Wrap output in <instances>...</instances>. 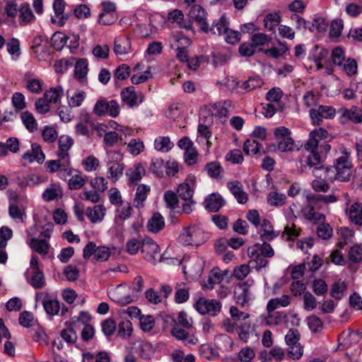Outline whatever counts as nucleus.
Returning <instances> with one entry per match:
<instances>
[{
	"mask_svg": "<svg viewBox=\"0 0 362 362\" xmlns=\"http://www.w3.org/2000/svg\"><path fill=\"white\" fill-rule=\"evenodd\" d=\"M340 151L341 155L335 158L333 165L326 168L322 166L314 168V175L330 181L348 182L351 178L353 168L351 151L344 147L340 148Z\"/></svg>",
	"mask_w": 362,
	"mask_h": 362,
	"instance_id": "nucleus-1",
	"label": "nucleus"
},
{
	"mask_svg": "<svg viewBox=\"0 0 362 362\" xmlns=\"http://www.w3.org/2000/svg\"><path fill=\"white\" fill-rule=\"evenodd\" d=\"M208 239L207 234L196 226L184 228L178 237V242L182 245L198 247Z\"/></svg>",
	"mask_w": 362,
	"mask_h": 362,
	"instance_id": "nucleus-2",
	"label": "nucleus"
},
{
	"mask_svg": "<svg viewBox=\"0 0 362 362\" xmlns=\"http://www.w3.org/2000/svg\"><path fill=\"white\" fill-rule=\"evenodd\" d=\"M107 154V163L109 165L107 178L112 182L115 183L122 176L124 173L123 155L118 151H110Z\"/></svg>",
	"mask_w": 362,
	"mask_h": 362,
	"instance_id": "nucleus-3",
	"label": "nucleus"
},
{
	"mask_svg": "<svg viewBox=\"0 0 362 362\" xmlns=\"http://www.w3.org/2000/svg\"><path fill=\"white\" fill-rule=\"evenodd\" d=\"M93 112L98 117L109 115L112 117H116L119 114V105L115 100H107L102 98L95 103Z\"/></svg>",
	"mask_w": 362,
	"mask_h": 362,
	"instance_id": "nucleus-4",
	"label": "nucleus"
},
{
	"mask_svg": "<svg viewBox=\"0 0 362 362\" xmlns=\"http://www.w3.org/2000/svg\"><path fill=\"white\" fill-rule=\"evenodd\" d=\"M290 130L285 127H279L275 129L274 134L276 139L279 140L276 148L281 152L293 151L295 149L293 139L291 137ZM276 148V147L274 146Z\"/></svg>",
	"mask_w": 362,
	"mask_h": 362,
	"instance_id": "nucleus-5",
	"label": "nucleus"
},
{
	"mask_svg": "<svg viewBox=\"0 0 362 362\" xmlns=\"http://www.w3.org/2000/svg\"><path fill=\"white\" fill-rule=\"evenodd\" d=\"M196 310L201 315L216 316L221 309V303L214 299L199 298L194 305Z\"/></svg>",
	"mask_w": 362,
	"mask_h": 362,
	"instance_id": "nucleus-6",
	"label": "nucleus"
},
{
	"mask_svg": "<svg viewBox=\"0 0 362 362\" xmlns=\"http://www.w3.org/2000/svg\"><path fill=\"white\" fill-rule=\"evenodd\" d=\"M141 253L144 258L151 264L161 260L159 246L150 238H146L141 243Z\"/></svg>",
	"mask_w": 362,
	"mask_h": 362,
	"instance_id": "nucleus-7",
	"label": "nucleus"
},
{
	"mask_svg": "<svg viewBox=\"0 0 362 362\" xmlns=\"http://www.w3.org/2000/svg\"><path fill=\"white\" fill-rule=\"evenodd\" d=\"M108 295L113 301L121 305H127L134 300L130 286L125 284H120L110 289Z\"/></svg>",
	"mask_w": 362,
	"mask_h": 362,
	"instance_id": "nucleus-8",
	"label": "nucleus"
},
{
	"mask_svg": "<svg viewBox=\"0 0 362 362\" xmlns=\"http://www.w3.org/2000/svg\"><path fill=\"white\" fill-rule=\"evenodd\" d=\"M70 162L58 158L57 160H47L45 167L49 173H54L59 172V177L61 179L66 180L67 175H71L74 171L69 168Z\"/></svg>",
	"mask_w": 362,
	"mask_h": 362,
	"instance_id": "nucleus-9",
	"label": "nucleus"
},
{
	"mask_svg": "<svg viewBox=\"0 0 362 362\" xmlns=\"http://www.w3.org/2000/svg\"><path fill=\"white\" fill-rule=\"evenodd\" d=\"M336 114L335 110L332 106L320 105L317 109L310 110V117L313 125H320L323 119H332Z\"/></svg>",
	"mask_w": 362,
	"mask_h": 362,
	"instance_id": "nucleus-10",
	"label": "nucleus"
},
{
	"mask_svg": "<svg viewBox=\"0 0 362 362\" xmlns=\"http://www.w3.org/2000/svg\"><path fill=\"white\" fill-rule=\"evenodd\" d=\"M90 320V315L88 313L81 312L79 316L73 322L75 327L80 326V323L83 326L81 335V339L85 341L90 340L95 334L94 328L91 325L87 324V322Z\"/></svg>",
	"mask_w": 362,
	"mask_h": 362,
	"instance_id": "nucleus-11",
	"label": "nucleus"
},
{
	"mask_svg": "<svg viewBox=\"0 0 362 362\" xmlns=\"http://www.w3.org/2000/svg\"><path fill=\"white\" fill-rule=\"evenodd\" d=\"M121 98L128 107H134L143 102L144 95L141 93H136L134 86H129L122 90Z\"/></svg>",
	"mask_w": 362,
	"mask_h": 362,
	"instance_id": "nucleus-12",
	"label": "nucleus"
},
{
	"mask_svg": "<svg viewBox=\"0 0 362 362\" xmlns=\"http://www.w3.org/2000/svg\"><path fill=\"white\" fill-rule=\"evenodd\" d=\"M204 264L205 261L202 257H192L188 262L183 266V272L192 277L199 276L204 270Z\"/></svg>",
	"mask_w": 362,
	"mask_h": 362,
	"instance_id": "nucleus-13",
	"label": "nucleus"
},
{
	"mask_svg": "<svg viewBox=\"0 0 362 362\" xmlns=\"http://www.w3.org/2000/svg\"><path fill=\"white\" fill-rule=\"evenodd\" d=\"M196 187V177L192 175L187 176L185 181L180 184L177 189L178 196L185 201H190Z\"/></svg>",
	"mask_w": 362,
	"mask_h": 362,
	"instance_id": "nucleus-14",
	"label": "nucleus"
},
{
	"mask_svg": "<svg viewBox=\"0 0 362 362\" xmlns=\"http://www.w3.org/2000/svg\"><path fill=\"white\" fill-rule=\"evenodd\" d=\"M189 16L191 21L196 22L199 25L203 32H209L206 12L201 6L194 5L189 12Z\"/></svg>",
	"mask_w": 362,
	"mask_h": 362,
	"instance_id": "nucleus-15",
	"label": "nucleus"
},
{
	"mask_svg": "<svg viewBox=\"0 0 362 362\" xmlns=\"http://www.w3.org/2000/svg\"><path fill=\"white\" fill-rule=\"evenodd\" d=\"M344 213L351 223L358 226H362V203L355 201L344 208Z\"/></svg>",
	"mask_w": 362,
	"mask_h": 362,
	"instance_id": "nucleus-16",
	"label": "nucleus"
},
{
	"mask_svg": "<svg viewBox=\"0 0 362 362\" xmlns=\"http://www.w3.org/2000/svg\"><path fill=\"white\" fill-rule=\"evenodd\" d=\"M327 136V131L323 128H319L312 131L309 134L308 140L305 144V149L308 151H317L319 141L326 139Z\"/></svg>",
	"mask_w": 362,
	"mask_h": 362,
	"instance_id": "nucleus-17",
	"label": "nucleus"
},
{
	"mask_svg": "<svg viewBox=\"0 0 362 362\" xmlns=\"http://www.w3.org/2000/svg\"><path fill=\"white\" fill-rule=\"evenodd\" d=\"M45 159V156L42 152L41 147L37 144H33L31 148L28 150L23 156L22 160L25 162L23 165L33 163L34 161L38 163H42Z\"/></svg>",
	"mask_w": 362,
	"mask_h": 362,
	"instance_id": "nucleus-18",
	"label": "nucleus"
},
{
	"mask_svg": "<svg viewBox=\"0 0 362 362\" xmlns=\"http://www.w3.org/2000/svg\"><path fill=\"white\" fill-rule=\"evenodd\" d=\"M249 287L250 284L247 283H241L235 286L234 290V298L238 304L244 306L252 299V295Z\"/></svg>",
	"mask_w": 362,
	"mask_h": 362,
	"instance_id": "nucleus-19",
	"label": "nucleus"
},
{
	"mask_svg": "<svg viewBox=\"0 0 362 362\" xmlns=\"http://www.w3.org/2000/svg\"><path fill=\"white\" fill-rule=\"evenodd\" d=\"M63 197V189L59 183H51L42 194V199L46 202L57 201Z\"/></svg>",
	"mask_w": 362,
	"mask_h": 362,
	"instance_id": "nucleus-20",
	"label": "nucleus"
},
{
	"mask_svg": "<svg viewBox=\"0 0 362 362\" xmlns=\"http://www.w3.org/2000/svg\"><path fill=\"white\" fill-rule=\"evenodd\" d=\"M131 48V42L127 36L119 35L115 38L113 50L117 57H122L129 53Z\"/></svg>",
	"mask_w": 362,
	"mask_h": 362,
	"instance_id": "nucleus-21",
	"label": "nucleus"
},
{
	"mask_svg": "<svg viewBox=\"0 0 362 362\" xmlns=\"http://www.w3.org/2000/svg\"><path fill=\"white\" fill-rule=\"evenodd\" d=\"M73 144L74 141L71 137L65 135L60 136L58 141L57 157L70 162L69 151Z\"/></svg>",
	"mask_w": 362,
	"mask_h": 362,
	"instance_id": "nucleus-22",
	"label": "nucleus"
},
{
	"mask_svg": "<svg viewBox=\"0 0 362 362\" xmlns=\"http://www.w3.org/2000/svg\"><path fill=\"white\" fill-rule=\"evenodd\" d=\"M226 185L239 204H243L247 202V194L244 191L243 185L240 182L231 181L228 182Z\"/></svg>",
	"mask_w": 362,
	"mask_h": 362,
	"instance_id": "nucleus-23",
	"label": "nucleus"
},
{
	"mask_svg": "<svg viewBox=\"0 0 362 362\" xmlns=\"http://www.w3.org/2000/svg\"><path fill=\"white\" fill-rule=\"evenodd\" d=\"M225 204V200L218 193H212L208 195L204 202L205 209L212 212L218 211Z\"/></svg>",
	"mask_w": 362,
	"mask_h": 362,
	"instance_id": "nucleus-24",
	"label": "nucleus"
},
{
	"mask_svg": "<svg viewBox=\"0 0 362 362\" xmlns=\"http://www.w3.org/2000/svg\"><path fill=\"white\" fill-rule=\"evenodd\" d=\"M86 214L91 223H100L105 216L106 208L102 204H97L93 207H88Z\"/></svg>",
	"mask_w": 362,
	"mask_h": 362,
	"instance_id": "nucleus-25",
	"label": "nucleus"
},
{
	"mask_svg": "<svg viewBox=\"0 0 362 362\" xmlns=\"http://www.w3.org/2000/svg\"><path fill=\"white\" fill-rule=\"evenodd\" d=\"M151 187L146 185H139L135 193L134 198L133 199L134 206L137 209H141L144 206V202L150 192Z\"/></svg>",
	"mask_w": 362,
	"mask_h": 362,
	"instance_id": "nucleus-26",
	"label": "nucleus"
},
{
	"mask_svg": "<svg viewBox=\"0 0 362 362\" xmlns=\"http://www.w3.org/2000/svg\"><path fill=\"white\" fill-rule=\"evenodd\" d=\"M27 243L34 252L42 255L49 252V244L47 240L32 238L27 240Z\"/></svg>",
	"mask_w": 362,
	"mask_h": 362,
	"instance_id": "nucleus-27",
	"label": "nucleus"
},
{
	"mask_svg": "<svg viewBox=\"0 0 362 362\" xmlns=\"http://www.w3.org/2000/svg\"><path fill=\"white\" fill-rule=\"evenodd\" d=\"M341 119L343 123L349 120L355 123L361 122L362 110L356 106H352L350 109H345L343 110Z\"/></svg>",
	"mask_w": 362,
	"mask_h": 362,
	"instance_id": "nucleus-28",
	"label": "nucleus"
},
{
	"mask_svg": "<svg viewBox=\"0 0 362 362\" xmlns=\"http://www.w3.org/2000/svg\"><path fill=\"white\" fill-rule=\"evenodd\" d=\"M309 203L303 209V214L305 218L314 223H321L325 219V216L322 214L317 213L315 211L313 204L314 203L310 199H308Z\"/></svg>",
	"mask_w": 362,
	"mask_h": 362,
	"instance_id": "nucleus-29",
	"label": "nucleus"
},
{
	"mask_svg": "<svg viewBox=\"0 0 362 362\" xmlns=\"http://www.w3.org/2000/svg\"><path fill=\"white\" fill-rule=\"evenodd\" d=\"M291 297L289 295H283L281 297L270 299L267 305V310L269 313L280 308H286L291 304Z\"/></svg>",
	"mask_w": 362,
	"mask_h": 362,
	"instance_id": "nucleus-30",
	"label": "nucleus"
},
{
	"mask_svg": "<svg viewBox=\"0 0 362 362\" xmlns=\"http://www.w3.org/2000/svg\"><path fill=\"white\" fill-rule=\"evenodd\" d=\"M168 19L173 23H177L181 28L187 30L192 28V21L185 19L183 13L178 9L170 11L168 13Z\"/></svg>",
	"mask_w": 362,
	"mask_h": 362,
	"instance_id": "nucleus-31",
	"label": "nucleus"
},
{
	"mask_svg": "<svg viewBox=\"0 0 362 362\" xmlns=\"http://www.w3.org/2000/svg\"><path fill=\"white\" fill-rule=\"evenodd\" d=\"M19 151V141L15 137H11L6 140L5 143L0 142V156H6L8 152L13 153Z\"/></svg>",
	"mask_w": 362,
	"mask_h": 362,
	"instance_id": "nucleus-32",
	"label": "nucleus"
},
{
	"mask_svg": "<svg viewBox=\"0 0 362 362\" xmlns=\"http://www.w3.org/2000/svg\"><path fill=\"white\" fill-rule=\"evenodd\" d=\"M42 303L47 314L52 316L59 314L60 303L57 299L52 298L46 295V297L42 299Z\"/></svg>",
	"mask_w": 362,
	"mask_h": 362,
	"instance_id": "nucleus-33",
	"label": "nucleus"
},
{
	"mask_svg": "<svg viewBox=\"0 0 362 362\" xmlns=\"http://www.w3.org/2000/svg\"><path fill=\"white\" fill-rule=\"evenodd\" d=\"M146 170L141 163H136L127 173V176L132 184L137 183L145 175Z\"/></svg>",
	"mask_w": 362,
	"mask_h": 362,
	"instance_id": "nucleus-34",
	"label": "nucleus"
},
{
	"mask_svg": "<svg viewBox=\"0 0 362 362\" xmlns=\"http://www.w3.org/2000/svg\"><path fill=\"white\" fill-rule=\"evenodd\" d=\"M228 28V21L226 16L223 15L218 20L213 22L211 27H209V31H211L214 35H224Z\"/></svg>",
	"mask_w": 362,
	"mask_h": 362,
	"instance_id": "nucleus-35",
	"label": "nucleus"
},
{
	"mask_svg": "<svg viewBox=\"0 0 362 362\" xmlns=\"http://www.w3.org/2000/svg\"><path fill=\"white\" fill-rule=\"evenodd\" d=\"M88 62L86 59H81L78 60L74 67L75 78L81 83L86 81V75L88 74Z\"/></svg>",
	"mask_w": 362,
	"mask_h": 362,
	"instance_id": "nucleus-36",
	"label": "nucleus"
},
{
	"mask_svg": "<svg viewBox=\"0 0 362 362\" xmlns=\"http://www.w3.org/2000/svg\"><path fill=\"white\" fill-rule=\"evenodd\" d=\"M132 213V207L129 203L127 202L120 208L117 209L115 217V221L117 224H122L124 221L127 220Z\"/></svg>",
	"mask_w": 362,
	"mask_h": 362,
	"instance_id": "nucleus-37",
	"label": "nucleus"
},
{
	"mask_svg": "<svg viewBox=\"0 0 362 362\" xmlns=\"http://www.w3.org/2000/svg\"><path fill=\"white\" fill-rule=\"evenodd\" d=\"M65 8V2L64 0H54L53 3V9L55 16L52 17L53 23H57L60 25L64 24V11Z\"/></svg>",
	"mask_w": 362,
	"mask_h": 362,
	"instance_id": "nucleus-38",
	"label": "nucleus"
},
{
	"mask_svg": "<svg viewBox=\"0 0 362 362\" xmlns=\"http://www.w3.org/2000/svg\"><path fill=\"white\" fill-rule=\"evenodd\" d=\"M243 151L247 155L264 153L262 145L256 139L252 138L245 141Z\"/></svg>",
	"mask_w": 362,
	"mask_h": 362,
	"instance_id": "nucleus-39",
	"label": "nucleus"
},
{
	"mask_svg": "<svg viewBox=\"0 0 362 362\" xmlns=\"http://www.w3.org/2000/svg\"><path fill=\"white\" fill-rule=\"evenodd\" d=\"M173 146L174 144L168 136H158L154 141V148L158 151L165 153L170 151Z\"/></svg>",
	"mask_w": 362,
	"mask_h": 362,
	"instance_id": "nucleus-40",
	"label": "nucleus"
},
{
	"mask_svg": "<svg viewBox=\"0 0 362 362\" xmlns=\"http://www.w3.org/2000/svg\"><path fill=\"white\" fill-rule=\"evenodd\" d=\"M321 160V156L317 151H308V154L305 156L303 160H301V165L303 167L311 168L320 165Z\"/></svg>",
	"mask_w": 362,
	"mask_h": 362,
	"instance_id": "nucleus-41",
	"label": "nucleus"
},
{
	"mask_svg": "<svg viewBox=\"0 0 362 362\" xmlns=\"http://www.w3.org/2000/svg\"><path fill=\"white\" fill-rule=\"evenodd\" d=\"M64 90L61 86L46 90L44 96L50 103H57L64 96Z\"/></svg>",
	"mask_w": 362,
	"mask_h": 362,
	"instance_id": "nucleus-42",
	"label": "nucleus"
},
{
	"mask_svg": "<svg viewBox=\"0 0 362 362\" xmlns=\"http://www.w3.org/2000/svg\"><path fill=\"white\" fill-rule=\"evenodd\" d=\"M165 225L163 217L160 214H154L148 222V229L152 233H157L161 230Z\"/></svg>",
	"mask_w": 362,
	"mask_h": 362,
	"instance_id": "nucleus-43",
	"label": "nucleus"
},
{
	"mask_svg": "<svg viewBox=\"0 0 362 362\" xmlns=\"http://www.w3.org/2000/svg\"><path fill=\"white\" fill-rule=\"evenodd\" d=\"M328 55V51L318 47H315L313 56L311 57L317 70L323 67V61Z\"/></svg>",
	"mask_w": 362,
	"mask_h": 362,
	"instance_id": "nucleus-44",
	"label": "nucleus"
},
{
	"mask_svg": "<svg viewBox=\"0 0 362 362\" xmlns=\"http://www.w3.org/2000/svg\"><path fill=\"white\" fill-rule=\"evenodd\" d=\"M86 182V176L81 173L75 171L69 180V187L71 190L81 189Z\"/></svg>",
	"mask_w": 362,
	"mask_h": 362,
	"instance_id": "nucleus-45",
	"label": "nucleus"
},
{
	"mask_svg": "<svg viewBox=\"0 0 362 362\" xmlns=\"http://www.w3.org/2000/svg\"><path fill=\"white\" fill-rule=\"evenodd\" d=\"M261 228L262 230L261 238L263 240H272L279 235L278 233L274 231L271 222L267 219L263 220Z\"/></svg>",
	"mask_w": 362,
	"mask_h": 362,
	"instance_id": "nucleus-46",
	"label": "nucleus"
},
{
	"mask_svg": "<svg viewBox=\"0 0 362 362\" xmlns=\"http://www.w3.org/2000/svg\"><path fill=\"white\" fill-rule=\"evenodd\" d=\"M165 168L164 160L160 158H153L149 165V171L158 177L163 176Z\"/></svg>",
	"mask_w": 362,
	"mask_h": 362,
	"instance_id": "nucleus-47",
	"label": "nucleus"
},
{
	"mask_svg": "<svg viewBox=\"0 0 362 362\" xmlns=\"http://www.w3.org/2000/svg\"><path fill=\"white\" fill-rule=\"evenodd\" d=\"M86 98V94L83 90H76L72 95L67 94V102L69 107H78L82 105Z\"/></svg>",
	"mask_w": 362,
	"mask_h": 362,
	"instance_id": "nucleus-48",
	"label": "nucleus"
},
{
	"mask_svg": "<svg viewBox=\"0 0 362 362\" xmlns=\"http://www.w3.org/2000/svg\"><path fill=\"white\" fill-rule=\"evenodd\" d=\"M21 118L23 124L30 132H33L37 129V122L33 114L25 111L21 114Z\"/></svg>",
	"mask_w": 362,
	"mask_h": 362,
	"instance_id": "nucleus-49",
	"label": "nucleus"
},
{
	"mask_svg": "<svg viewBox=\"0 0 362 362\" xmlns=\"http://www.w3.org/2000/svg\"><path fill=\"white\" fill-rule=\"evenodd\" d=\"M26 88L33 93L38 94L42 90V85L40 80L30 78V74H25Z\"/></svg>",
	"mask_w": 362,
	"mask_h": 362,
	"instance_id": "nucleus-50",
	"label": "nucleus"
},
{
	"mask_svg": "<svg viewBox=\"0 0 362 362\" xmlns=\"http://www.w3.org/2000/svg\"><path fill=\"white\" fill-rule=\"evenodd\" d=\"M70 37L66 36L60 32L54 33L51 37V45L57 51L62 50Z\"/></svg>",
	"mask_w": 362,
	"mask_h": 362,
	"instance_id": "nucleus-51",
	"label": "nucleus"
},
{
	"mask_svg": "<svg viewBox=\"0 0 362 362\" xmlns=\"http://www.w3.org/2000/svg\"><path fill=\"white\" fill-rule=\"evenodd\" d=\"M283 97V92L279 88H273L268 91L266 95V99L270 103L273 104H277L278 105L283 106L284 107V104L281 100Z\"/></svg>",
	"mask_w": 362,
	"mask_h": 362,
	"instance_id": "nucleus-52",
	"label": "nucleus"
},
{
	"mask_svg": "<svg viewBox=\"0 0 362 362\" xmlns=\"http://www.w3.org/2000/svg\"><path fill=\"white\" fill-rule=\"evenodd\" d=\"M133 331L132 324L129 320H122L119 322L117 334L122 339L130 337Z\"/></svg>",
	"mask_w": 362,
	"mask_h": 362,
	"instance_id": "nucleus-53",
	"label": "nucleus"
},
{
	"mask_svg": "<svg viewBox=\"0 0 362 362\" xmlns=\"http://www.w3.org/2000/svg\"><path fill=\"white\" fill-rule=\"evenodd\" d=\"M280 22L281 16L276 13L267 15L264 20L265 28L273 32L279 26Z\"/></svg>",
	"mask_w": 362,
	"mask_h": 362,
	"instance_id": "nucleus-54",
	"label": "nucleus"
},
{
	"mask_svg": "<svg viewBox=\"0 0 362 362\" xmlns=\"http://www.w3.org/2000/svg\"><path fill=\"white\" fill-rule=\"evenodd\" d=\"M286 196L283 193H279L273 191L268 194L267 202L269 205L274 206H281L285 204Z\"/></svg>",
	"mask_w": 362,
	"mask_h": 362,
	"instance_id": "nucleus-55",
	"label": "nucleus"
},
{
	"mask_svg": "<svg viewBox=\"0 0 362 362\" xmlns=\"http://www.w3.org/2000/svg\"><path fill=\"white\" fill-rule=\"evenodd\" d=\"M337 233L341 239V241L339 242L338 245L341 247L351 242L354 235V230L347 227L340 228L338 230Z\"/></svg>",
	"mask_w": 362,
	"mask_h": 362,
	"instance_id": "nucleus-56",
	"label": "nucleus"
},
{
	"mask_svg": "<svg viewBox=\"0 0 362 362\" xmlns=\"http://www.w3.org/2000/svg\"><path fill=\"white\" fill-rule=\"evenodd\" d=\"M346 290V284L344 281H337L332 287L330 294L332 297L337 300H340L344 296V292Z\"/></svg>",
	"mask_w": 362,
	"mask_h": 362,
	"instance_id": "nucleus-57",
	"label": "nucleus"
},
{
	"mask_svg": "<svg viewBox=\"0 0 362 362\" xmlns=\"http://www.w3.org/2000/svg\"><path fill=\"white\" fill-rule=\"evenodd\" d=\"M82 165L86 171L93 172L98 168L100 161L95 156L90 155L83 160Z\"/></svg>",
	"mask_w": 362,
	"mask_h": 362,
	"instance_id": "nucleus-58",
	"label": "nucleus"
},
{
	"mask_svg": "<svg viewBox=\"0 0 362 362\" xmlns=\"http://www.w3.org/2000/svg\"><path fill=\"white\" fill-rule=\"evenodd\" d=\"M139 321L141 329L145 332H151L154 327L155 319L152 315H141L139 317Z\"/></svg>",
	"mask_w": 362,
	"mask_h": 362,
	"instance_id": "nucleus-59",
	"label": "nucleus"
},
{
	"mask_svg": "<svg viewBox=\"0 0 362 362\" xmlns=\"http://www.w3.org/2000/svg\"><path fill=\"white\" fill-rule=\"evenodd\" d=\"M204 170L209 177L218 178L222 171V167L218 162L214 161L207 163L204 167Z\"/></svg>",
	"mask_w": 362,
	"mask_h": 362,
	"instance_id": "nucleus-60",
	"label": "nucleus"
},
{
	"mask_svg": "<svg viewBox=\"0 0 362 362\" xmlns=\"http://www.w3.org/2000/svg\"><path fill=\"white\" fill-rule=\"evenodd\" d=\"M119 140H122V136H119V133L115 131L106 132L103 137L104 144L108 147L113 146Z\"/></svg>",
	"mask_w": 362,
	"mask_h": 362,
	"instance_id": "nucleus-61",
	"label": "nucleus"
},
{
	"mask_svg": "<svg viewBox=\"0 0 362 362\" xmlns=\"http://www.w3.org/2000/svg\"><path fill=\"white\" fill-rule=\"evenodd\" d=\"M9 216L17 222H24L25 214L24 210L21 209L16 204H11L8 208Z\"/></svg>",
	"mask_w": 362,
	"mask_h": 362,
	"instance_id": "nucleus-62",
	"label": "nucleus"
},
{
	"mask_svg": "<svg viewBox=\"0 0 362 362\" xmlns=\"http://www.w3.org/2000/svg\"><path fill=\"white\" fill-rule=\"evenodd\" d=\"M128 151L133 156H138L144 149V143L140 139H132L127 144Z\"/></svg>",
	"mask_w": 362,
	"mask_h": 362,
	"instance_id": "nucleus-63",
	"label": "nucleus"
},
{
	"mask_svg": "<svg viewBox=\"0 0 362 362\" xmlns=\"http://www.w3.org/2000/svg\"><path fill=\"white\" fill-rule=\"evenodd\" d=\"M349 259L353 262H362V245H355L349 251Z\"/></svg>",
	"mask_w": 362,
	"mask_h": 362,
	"instance_id": "nucleus-64",
	"label": "nucleus"
}]
</instances>
